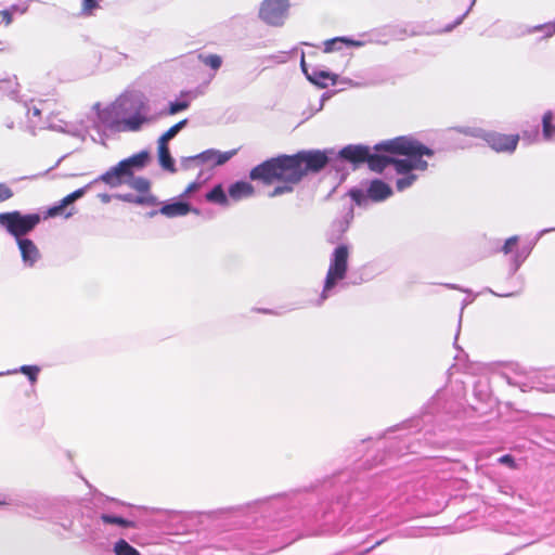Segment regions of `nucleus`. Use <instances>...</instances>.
<instances>
[{
	"instance_id": "obj_11",
	"label": "nucleus",
	"mask_w": 555,
	"mask_h": 555,
	"mask_svg": "<svg viewBox=\"0 0 555 555\" xmlns=\"http://www.w3.org/2000/svg\"><path fill=\"white\" fill-rule=\"evenodd\" d=\"M191 211V206L188 203L184 202H176L171 204L164 205L158 212L168 217V218H175L180 216H185ZM157 214V211H151L150 216L153 217Z\"/></svg>"
},
{
	"instance_id": "obj_25",
	"label": "nucleus",
	"mask_w": 555,
	"mask_h": 555,
	"mask_svg": "<svg viewBox=\"0 0 555 555\" xmlns=\"http://www.w3.org/2000/svg\"><path fill=\"white\" fill-rule=\"evenodd\" d=\"M115 555H141L140 552L131 546L126 540L120 539L114 545Z\"/></svg>"
},
{
	"instance_id": "obj_2",
	"label": "nucleus",
	"mask_w": 555,
	"mask_h": 555,
	"mask_svg": "<svg viewBox=\"0 0 555 555\" xmlns=\"http://www.w3.org/2000/svg\"><path fill=\"white\" fill-rule=\"evenodd\" d=\"M375 150L408 156L409 158L406 159L391 157L390 165H393L396 171L400 175L410 173L414 169L426 170L428 164L426 160H423L422 157H431L434 155L431 149L425 146L417 140L406 137H398L377 144Z\"/></svg>"
},
{
	"instance_id": "obj_24",
	"label": "nucleus",
	"mask_w": 555,
	"mask_h": 555,
	"mask_svg": "<svg viewBox=\"0 0 555 555\" xmlns=\"http://www.w3.org/2000/svg\"><path fill=\"white\" fill-rule=\"evenodd\" d=\"M188 119L180 120L176 125L171 126L165 133L158 139V143L168 145V141L176 137V134L186 125Z\"/></svg>"
},
{
	"instance_id": "obj_23",
	"label": "nucleus",
	"mask_w": 555,
	"mask_h": 555,
	"mask_svg": "<svg viewBox=\"0 0 555 555\" xmlns=\"http://www.w3.org/2000/svg\"><path fill=\"white\" fill-rule=\"evenodd\" d=\"M101 520L104 524L117 525V526H120V527H124V528H134L135 527V522L134 521L125 519V518L119 517V516L108 515V514H102L101 515Z\"/></svg>"
},
{
	"instance_id": "obj_34",
	"label": "nucleus",
	"mask_w": 555,
	"mask_h": 555,
	"mask_svg": "<svg viewBox=\"0 0 555 555\" xmlns=\"http://www.w3.org/2000/svg\"><path fill=\"white\" fill-rule=\"evenodd\" d=\"M12 189L5 183H0V203L5 202L13 197Z\"/></svg>"
},
{
	"instance_id": "obj_6",
	"label": "nucleus",
	"mask_w": 555,
	"mask_h": 555,
	"mask_svg": "<svg viewBox=\"0 0 555 555\" xmlns=\"http://www.w3.org/2000/svg\"><path fill=\"white\" fill-rule=\"evenodd\" d=\"M288 9V0H264L259 10V16L270 25H280Z\"/></svg>"
},
{
	"instance_id": "obj_14",
	"label": "nucleus",
	"mask_w": 555,
	"mask_h": 555,
	"mask_svg": "<svg viewBox=\"0 0 555 555\" xmlns=\"http://www.w3.org/2000/svg\"><path fill=\"white\" fill-rule=\"evenodd\" d=\"M229 196L234 201H240L245 197H250L255 193L253 184L246 181H237L230 185Z\"/></svg>"
},
{
	"instance_id": "obj_28",
	"label": "nucleus",
	"mask_w": 555,
	"mask_h": 555,
	"mask_svg": "<svg viewBox=\"0 0 555 555\" xmlns=\"http://www.w3.org/2000/svg\"><path fill=\"white\" fill-rule=\"evenodd\" d=\"M189 106H190V103L188 101L171 102L168 106L167 114L175 115L181 111L186 109Z\"/></svg>"
},
{
	"instance_id": "obj_29",
	"label": "nucleus",
	"mask_w": 555,
	"mask_h": 555,
	"mask_svg": "<svg viewBox=\"0 0 555 555\" xmlns=\"http://www.w3.org/2000/svg\"><path fill=\"white\" fill-rule=\"evenodd\" d=\"M415 180H416V176L410 173L406 177L398 179L396 186H397L398 191H403L404 189L411 186Z\"/></svg>"
},
{
	"instance_id": "obj_4",
	"label": "nucleus",
	"mask_w": 555,
	"mask_h": 555,
	"mask_svg": "<svg viewBox=\"0 0 555 555\" xmlns=\"http://www.w3.org/2000/svg\"><path fill=\"white\" fill-rule=\"evenodd\" d=\"M349 249L346 245H339L335 248L331 263L326 273L322 298L327 297V292L331 291L338 281L346 278L348 270Z\"/></svg>"
},
{
	"instance_id": "obj_42",
	"label": "nucleus",
	"mask_w": 555,
	"mask_h": 555,
	"mask_svg": "<svg viewBox=\"0 0 555 555\" xmlns=\"http://www.w3.org/2000/svg\"><path fill=\"white\" fill-rule=\"evenodd\" d=\"M119 198L125 201V202H131V203L133 201L131 195H120Z\"/></svg>"
},
{
	"instance_id": "obj_1",
	"label": "nucleus",
	"mask_w": 555,
	"mask_h": 555,
	"mask_svg": "<svg viewBox=\"0 0 555 555\" xmlns=\"http://www.w3.org/2000/svg\"><path fill=\"white\" fill-rule=\"evenodd\" d=\"M328 163L326 152L320 150L300 151L293 155H279L255 166L249 171L253 181L264 185L276 184L269 197L292 193L308 173L321 171Z\"/></svg>"
},
{
	"instance_id": "obj_3",
	"label": "nucleus",
	"mask_w": 555,
	"mask_h": 555,
	"mask_svg": "<svg viewBox=\"0 0 555 555\" xmlns=\"http://www.w3.org/2000/svg\"><path fill=\"white\" fill-rule=\"evenodd\" d=\"M40 221L39 214L23 215L18 210L0 214V225L17 240L31 232Z\"/></svg>"
},
{
	"instance_id": "obj_37",
	"label": "nucleus",
	"mask_w": 555,
	"mask_h": 555,
	"mask_svg": "<svg viewBox=\"0 0 555 555\" xmlns=\"http://www.w3.org/2000/svg\"><path fill=\"white\" fill-rule=\"evenodd\" d=\"M499 462L501 464H505L509 466L511 468H516V462L515 459L511 454H505L499 459Z\"/></svg>"
},
{
	"instance_id": "obj_26",
	"label": "nucleus",
	"mask_w": 555,
	"mask_h": 555,
	"mask_svg": "<svg viewBox=\"0 0 555 555\" xmlns=\"http://www.w3.org/2000/svg\"><path fill=\"white\" fill-rule=\"evenodd\" d=\"M198 57L203 64L209 66L214 70L219 69L222 64V59L217 54L199 55Z\"/></svg>"
},
{
	"instance_id": "obj_8",
	"label": "nucleus",
	"mask_w": 555,
	"mask_h": 555,
	"mask_svg": "<svg viewBox=\"0 0 555 555\" xmlns=\"http://www.w3.org/2000/svg\"><path fill=\"white\" fill-rule=\"evenodd\" d=\"M132 176L133 171L127 169V164L120 160L116 166L101 175L95 181H102L111 188H117L121 184H127Z\"/></svg>"
},
{
	"instance_id": "obj_41",
	"label": "nucleus",
	"mask_w": 555,
	"mask_h": 555,
	"mask_svg": "<svg viewBox=\"0 0 555 555\" xmlns=\"http://www.w3.org/2000/svg\"><path fill=\"white\" fill-rule=\"evenodd\" d=\"M99 197L103 203H108L111 201V196L108 194H100Z\"/></svg>"
},
{
	"instance_id": "obj_40",
	"label": "nucleus",
	"mask_w": 555,
	"mask_h": 555,
	"mask_svg": "<svg viewBox=\"0 0 555 555\" xmlns=\"http://www.w3.org/2000/svg\"><path fill=\"white\" fill-rule=\"evenodd\" d=\"M351 196L354 201H357L359 203L361 193H360V191H351Z\"/></svg>"
},
{
	"instance_id": "obj_27",
	"label": "nucleus",
	"mask_w": 555,
	"mask_h": 555,
	"mask_svg": "<svg viewBox=\"0 0 555 555\" xmlns=\"http://www.w3.org/2000/svg\"><path fill=\"white\" fill-rule=\"evenodd\" d=\"M20 371L29 378L31 384H34L37 380L40 369L37 365H23Z\"/></svg>"
},
{
	"instance_id": "obj_15",
	"label": "nucleus",
	"mask_w": 555,
	"mask_h": 555,
	"mask_svg": "<svg viewBox=\"0 0 555 555\" xmlns=\"http://www.w3.org/2000/svg\"><path fill=\"white\" fill-rule=\"evenodd\" d=\"M391 157L372 154L371 150L369 151V156L365 163H367L369 168L375 172H383V170L390 165Z\"/></svg>"
},
{
	"instance_id": "obj_22",
	"label": "nucleus",
	"mask_w": 555,
	"mask_h": 555,
	"mask_svg": "<svg viewBox=\"0 0 555 555\" xmlns=\"http://www.w3.org/2000/svg\"><path fill=\"white\" fill-rule=\"evenodd\" d=\"M301 67H302V70L306 73L308 79L314 83L325 86V80H327V79L334 80V77H332L330 73L324 72V70L314 72L313 75H309L306 69V63H305L304 57H301Z\"/></svg>"
},
{
	"instance_id": "obj_9",
	"label": "nucleus",
	"mask_w": 555,
	"mask_h": 555,
	"mask_svg": "<svg viewBox=\"0 0 555 555\" xmlns=\"http://www.w3.org/2000/svg\"><path fill=\"white\" fill-rule=\"evenodd\" d=\"M370 147L365 145H356L349 144L343 147L338 155L341 159L354 165L359 166L366 162L369 156Z\"/></svg>"
},
{
	"instance_id": "obj_19",
	"label": "nucleus",
	"mask_w": 555,
	"mask_h": 555,
	"mask_svg": "<svg viewBox=\"0 0 555 555\" xmlns=\"http://www.w3.org/2000/svg\"><path fill=\"white\" fill-rule=\"evenodd\" d=\"M206 199L222 206H227L229 204L228 197L221 184L214 186L212 190L206 194Z\"/></svg>"
},
{
	"instance_id": "obj_39",
	"label": "nucleus",
	"mask_w": 555,
	"mask_h": 555,
	"mask_svg": "<svg viewBox=\"0 0 555 555\" xmlns=\"http://www.w3.org/2000/svg\"><path fill=\"white\" fill-rule=\"evenodd\" d=\"M538 134H539V132H538V130H537V129H534V130L532 131V133H528L527 131H525V132L522 133V139H528L530 142H532V141H535V140H537Z\"/></svg>"
},
{
	"instance_id": "obj_20",
	"label": "nucleus",
	"mask_w": 555,
	"mask_h": 555,
	"mask_svg": "<svg viewBox=\"0 0 555 555\" xmlns=\"http://www.w3.org/2000/svg\"><path fill=\"white\" fill-rule=\"evenodd\" d=\"M554 115L551 111L544 113L542 117V133L545 140H551L555 134Z\"/></svg>"
},
{
	"instance_id": "obj_13",
	"label": "nucleus",
	"mask_w": 555,
	"mask_h": 555,
	"mask_svg": "<svg viewBox=\"0 0 555 555\" xmlns=\"http://www.w3.org/2000/svg\"><path fill=\"white\" fill-rule=\"evenodd\" d=\"M17 244L21 250L22 258L25 262H28L30 266L35 263V261L39 257V250L35 243L28 238H20L17 240Z\"/></svg>"
},
{
	"instance_id": "obj_18",
	"label": "nucleus",
	"mask_w": 555,
	"mask_h": 555,
	"mask_svg": "<svg viewBox=\"0 0 555 555\" xmlns=\"http://www.w3.org/2000/svg\"><path fill=\"white\" fill-rule=\"evenodd\" d=\"M147 158L149 154L146 152H140L126 159H122L121 162L127 164V169L133 171L134 168H143L146 164Z\"/></svg>"
},
{
	"instance_id": "obj_12",
	"label": "nucleus",
	"mask_w": 555,
	"mask_h": 555,
	"mask_svg": "<svg viewBox=\"0 0 555 555\" xmlns=\"http://www.w3.org/2000/svg\"><path fill=\"white\" fill-rule=\"evenodd\" d=\"M391 194L390 186L382 180H373L367 189V195L374 202L384 201Z\"/></svg>"
},
{
	"instance_id": "obj_31",
	"label": "nucleus",
	"mask_w": 555,
	"mask_h": 555,
	"mask_svg": "<svg viewBox=\"0 0 555 555\" xmlns=\"http://www.w3.org/2000/svg\"><path fill=\"white\" fill-rule=\"evenodd\" d=\"M517 245H518V236H516V235L515 236H511V237H508L505 241V243H504V245L502 247V251L505 255H507L509 253H513L514 249L517 247Z\"/></svg>"
},
{
	"instance_id": "obj_21",
	"label": "nucleus",
	"mask_w": 555,
	"mask_h": 555,
	"mask_svg": "<svg viewBox=\"0 0 555 555\" xmlns=\"http://www.w3.org/2000/svg\"><path fill=\"white\" fill-rule=\"evenodd\" d=\"M131 189L135 190L137 192L141 194H146L150 192L151 189V182L149 179L144 177H134L129 179L127 183Z\"/></svg>"
},
{
	"instance_id": "obj_30",
	"label": "nucleus",
	"mask_w": 555,
	"mask_h": 555,
	"mask_svg": "<svg viewBox=\"0 0 555 555\" xmlns=\"http://www.w3.org/2000/svg\"><path fill=\"white\" fill-rule=\"evenodd\" d=\"M132 203L138 205H156L157 199L155 196L151 195L150 193H146L142 194L141 196L134 197Z\"/></svg>"
},
{
	"instance_id": "obj_38",
	"label": "nucleus",
	"mask_w": 555,
	"mask_h": 555,
	"mask_svg": "<svg viewBox=\"0 0 555 555\" xmlns=\"http://www.w3.org/2000/svg\"><path fill=\"white\" fill-rule=\"evenodd\" d=\"M0 17H1V21L4 22V24L8 26L12 23L13 21V15H12V12L10 10H2L0 11Z\"/></svg>"
},
{
	"instance_id": "obj_45",
	"label": "nucleus",
	"mask_w": 555,
	"mask_h": 555,
	"mask_svg": "<svg viewBox=\"0 0 555 555\" xmlns=\"http://www.w3.org/2000/svg\"><path fill=\"white\" fill-rule=\"evenodd\" d=\"M3 504H4V502H3V501H0V505H3Z\"/></svg>"
},
{
	"instance_id": "obj_10",
	"label": "nucleus",
	"mask_w": 555,
	"mask_h": 555,
	"mask_svg": "<svg viewBox=\"0 0 555 555\" xmlns=\"http://www.w3.org/2000/svg\"><path fill=\"white\" fill-rule=\"evenodd\" d=\"M87 186L78 189L70 194L66 195L57 205L50 207L44 215V219L54 218L63 214L66 206L73 204L75 201L82 197L86 193Z\"/></svg>"
},
{
	"instance_id": "obj_36",
	"label": "nucleus",
	"mask_w": 555,
	"mask_h": 555,
	"mask_svg": "<svg viewBox=\"0 0 555 555\" xmlns=\"http://www.w3.org/2000/svg\"><path fill=\"white\" fill-rule=\"evenodd\" d=\"M217 152L216 151H206L197 156L204 163H212L215 165Z\"/></svg>"
},
{
	"instance_id": "obj_43",
	"label": "nucleus",
	"mask_w": 555,
	"mask_h": 555,
	"mask_svg": "<svg viewBox=\"0 0 555 555\" xmlns=\"http://www.w3.org/2000/svg\"><path fill=\"white\" fill-rule=\"evenodd\" d=\"M195 188H196V184L192 183V184L189 185L186 192H190V191L194 190Z\"/></svg>"
},
{
	"instance_id": "obj_33",
	"label": "nucleus",
	"mask_w": 555,
	"mask_h": 555,
	"mask_svg": "<svg viewBox=\"0 0 555 555\" xmlns=\"http://www.w3.org/2000/svg\"><path fill=\"white\" fill-rule=\"evenodd\" d=\"M235 154H236L235 150L229 151V152H224V153L217 152L215 165H218V166L219 165H223L229 159H231Z\"/></svg>"
},
{
	"instance_id": "obj_7",
	"label": "nucleus",
	"mask_w": 555,
	"mask_h": 555,
	"mask_svg": "<svg viewBox=\"0 0 555 555\" xmlns=\"http://www.w3.org/2000/svg\"><path fill=\"white\" fill-rule=\"evenodd\" d=\"M519 139V134H505L495 131L483 135L486 143L498 153H513L518 145Z\"/></svg>"
},
{
	"instance_id": "obj_44",
	"label": "nucleus",
	"mask_w": 555,
	"mask_h": 555,
	"mask_svg": "<svg viewBox=\"0 0 555 555\" xmlns=\"http://www.w3.org/2000/svg\"><path fill=\"white\" fill-rule=\"evenodd\" d=\"M380 543H382V541L376 542V544L373 547H375L376 545H379Z\"/></svg>"
},
{
	"instance_id": "obj_17",
	"label": "nucleus",
	"mask_w": 555,
	"mask_h": 555,
	"mask_svg": "<svg viewBox=\"0 0 555 555\" xmlns=\"http://www.w3.org/2000/svg\"><path fill=\"white\" fill-rule=\"evenodd\" d=\"M158 157L164 169L170 172L176 171L175 162L170 155L168 145L158 143Z\"/></svg>"
},
{
	"instance_id": "obj_32",
	"label": "nucleus",
	"mask_w": 555,
	"mask_h": 555,
	"mask_svg": "<svg viewBox=\"0 0 555 555\" xmlns=\"http://www.w3.org/2000/svg\"><path fill=\"white\" fill-rule=\"evenodd\" d=\"M534 30L543 31L546 38L552 37L555 34V22L535 26Z\"/></svg>"
},
{
	"instance_id": "obj_16",
	"label": "nucleus",
	"mask_w": 555,
	"mask_h": 555,
	"mask_svg": "<svg viewBox=\"0 0 555 555\" xmlns=\"http://www.w3.org/2000/svg\"><path fill=\"white\" fill-rule=\"evenodd\" d=\"M360 44H361V42H359V41H354V40H351V39H348L345 37H336L333 39H328L324 42V52L331 53L334 51H339V50H341L343 46L351 47V46H360Z\"/></svg>"
},
{
	"instance_id": "obj_35",
	"label": "nucleus",
	"mask_w": 555,
	"mask_h": 555,
	"mask_svg": "<svg viewBox=\"0 0 555 555\" xmlns=\"http://www.w3.org/2000/svg\"><path fill=\"white\" fill-rule=\"evenodd\" d=\"M99 7L95 0H82V13L90 15Z\"/></svg>"
},
{
	"instance_id": "obj_5",
	"label": "nucleus",
	"mask_w": 555,
	"mask_h": 555,
	"mask_svg": "<svg viewBox=\"0 0 555 555\" xmlns=\"http://www.w3.org/2000/svg\"><path fill=\"white\" fill-rule=\"evenodd\" d=\"M152 120L153 118L147 116L146 105L144 103H140L133 115L116 120L113 124V128L119 132H137Z\"/></svg>"
}]
</instances>
